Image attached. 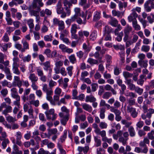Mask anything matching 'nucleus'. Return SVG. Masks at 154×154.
I'll return each mask as SVG.
<instances>
[{
    "label": "nucleus",
    "instance_id": "obj_1",
    "mask_svg": "<svg viewBox=\"0 0 154 154\" xmlns=\"http://www.w3.org/2000/svg\"><path fill=\"white\" fill-rule=\"evenodd\" d=\"M47 118L48 119H51L54 120L57 117V115L54 113V110L53 109H51L45 112Z\"/></svg>",
    "mask_w": 154,
    "mask_h": 154
},
{
    "label": "nucleus",
    "instance_id": "obj_2",
    "mask_svg": "<svg viewBox=\"0 0 154 154\" xmlns=\"http://www.w3.org/2000/svg\"><path fill=\"white\" fill-rule=\"evenodd\" d=\"M92 126L94 129V131L96 134L100 135L102 137L106 136V131L104 130L101 131L100 129L97 124L95 123L93 124Z\"/></svg>",
    "mask_w": 154,
    "mask_h": 154
},
{
    "label": "nucleus",
    "instance_id": "obj_3",
    "mask_svg": "<svg viewBox=\"0 0 154 154\" xmlns=\"http://www.w3.org/2000/svg\"><path fill=\"white\" fill-rule=\"evenodd\" d=\"M144 8L146 11L150 12L152 9H154V2L152 0H148L146 1L144 4Z\"/></svg>",
    "mask_w": 154,
    "mask_h": 154
},
{
    "label": "nucleus",
    "instance_id": "obj_4",
    "mask_svg": "<svg viewBox=\"0 0 154 154\" xmlns=\"http://www.w3.org/2000/svg\"><path fill=\"white\" fill-rule=\"evenodd\" d=\"M40 10L39 8L38 11L33 9H29V13L30 15L32 16H34L35 17V21L38 23L40 22V17L39 16V11Z\"/></svg>",
    "mask_w": 154,
    "mask_h": 154
},
{
    "label": "nucleus",
    "instance_id": "obj_5",
    "mask_svg": "<svg viewBox=\"0 0 154 154\" xmlns=\"http://www.w3.org/2000/svg\"><path fill=\"white\" fill-rule=\"evenodd\" d=\"M53 23L54 25H57L58 26V29L62 31L65 28V25L64 22L62 20H60L56 18L53 19Z\"/></svg>",
    "mask_w": 154,
    "mask_h": 154
},
{
    "label": "nucleus",
    "instance_id": "obj_6",
    "mask_svg": "<svg viewBox=\"0 0 154 154\" xmlns=\"http://www.w3.org/2000/svg\"><path fill=\"white\" fill-rule=\"evenodd\" d=\"M127 110L130 112L131 116L133 118H136L138 115V112L136 111V109L131 106H127Z\"/></svg>",
    "mask_w": 154,
    "mask_h": 154
},
{
    "label": "nucleus",
    "instance_id": "obj_7",
    "mask_svg": "<svg viewBox=\"0 0 154 154\" xmlns=\"http://www.w3.org/2000/svg\"><path fill=\"white\" fill-rule=\"evenodd\" d=\"M42 0H33L32 6L33 8H35L37 7V4L38 5L39 8L42 7L44 5L43 3L42 2Z\"/></svg>",
    "mask_w": 154,
    "mask_h": 154
},
{
    "label": "nucleus",
    "instance_id": "obj_8",
    "mask_svg": "<svg viewBox=\"0 0 154 154\" xmlns=\"http://www.w3.org/2000/svg\"><path fill=\"white\" fill-rule=\"evenodd\" d=\"M16 143L18 145L21 146L22 145V142L21 139L22 137L21 133L20 131H17L16 133Z\"/></svg>",
    "mask_w": 154,
    "mask_h": 154
},
{
    "label": "nucleus",
    "instance_id": "obj_9",
    "mask_svg": "<svg viewBox=\"0 0 154 154\" xmlns=\"http://www.w3.org/2000/svg\"><path fill=\"white\" fill-rule=\"evenodd\" d=\"M53 94V91L46 94V98L47 100L49 101L50 103L53 105L55 106L56 103L53 99L52 97L51 96Z\"/></svg>",
    "mask_w": 154,
    "mask_h": 154
},
{
    "label": "nucleus",
    "instance_id": "obj_10",
    "mask_svg": "<svg viewBox=\"0 0 154 154\" xmlns=\"http://www.w3.org/2000/svg\"><path fill=\"white\" fill-rule=\"evenodd\" d=\"M57 11L58 14H61L63 11V8L62 7L61 2L60 0H59L57 5Z\"/></svg>",
    "mask_w": 154,
    "mask_h": 154
},
{
    "label": "nucleus",
    "instance_id": "obj_11",
    "mask_svg": "<svg viewBox=\"0 0 154 154\" xmlns=\"http://www.w3.org/2000/svg\"><path fill=\"white\" fill-rule=\"evenodd\" d=\"M52 14L51 11L49 9L46 8L45 10H43L40 11V15L41 17H44L45 14L48 16L51 15Z\"/></svg>",
    "mask_w": 154,
    "mask_h": 154
},
{
    "label": "nucleus",
    "instance_id": "obj_12",
    "mask_svg": "<svg viewBox=\"0 0 154 154\" xmlns=\"http://www.w3.org/2000/svg\"><path fill=\"white\" fill-rule=\"evenodd\" d=\"M131 27L129 25H127L125 27L124 32L125 34V36L124 38H127L130 32L132 30Z\"/></svg>",
    "mask_w": 154,
    "mask_h": 154
},
{
    "label": "nucleus",
    "instance_id": "obj_13",
    "mask_svg": "<svg viewBox=\"0 0 154 154\" xmlns=\"http://www.w3.org/2000/svg\"><path fill=\"white\" fill-rule=\"evenodd\" d=\"M104 89L106 91H111L113 95H116V91L109 84H107L104 86Z\"/></svg>",
    "mask_w": 154,
    "mask_h": 154
},
{
    "label": "nucleus",
    "instance_id": "obj_14",
    "mask_svg": "<svg viewBox=\"0 0 154 154\" xmlns=\"http://www.w3.org/2000/svg\"><path fill=\"white\" fill-rule=\"evenodd\" d=\"M14 83H16L18 87H21L22 85V81L20 80V78L17 76H14Z\"/></svg>",
    "mask_w": 154,
    "mask_h": 154
},
{
    "label": "nucleus",
    "instance_id": "obj_15",
    "mask_svg": "<svg viewBox=\"0 0 154 154\" xmlns=\"http://www.w3.org/2000/svg\"><path fill=\"white\" fill-rule=\"evenodd\" d=\"M26 23L30 29V31L31 32L32 29H33L34 26L33 19L30 18L27 20Z\"/></svg>",
    "mask_w": 154,
    "mask_h": 154
},
{
    "label": "nucleus",
    "instance_id": "obj_16",
    "mask_svg": "<svg viewBox=\"0 0 154 154\" xmlns=\"http://www.w3.org/2000/svg\"><path fill=\"white\" fill-rule=\"evenodd\" d=\"M5 108V109L2 112V114L3 115L6 116L8 113L11 112L12 108L11 106L6 105V106Z\"/></svg>",
    "mask_w": 154,
    "mask_h": 154
},
{
    "label": "nucleus",
    "instance_id": "obj_17",
    "mask_svg": "<svg viewBox=\"0 0 154 154\" xmlns=\"http://www.w3.org/2000/svg\"><path fill=\"white\" fill-rule=\"evenodd\" d=\"M29 78L31 82H36L38 80V77L34 73L30 74Z\"/></svg>",
    "mask_w": 154,
    "mask_h": 154
},
{
    "label": "nucleus",
    "instance_id": "obj_18",
    "mask_svg": "<svg viewBox=\"0 0 154 154\" xmlns=\"http://www.w3.org/2000/svg\"><path fill=\"white\" fill-rule=\"evenodd\" d=\"M118 23V21L115 18L112 17H111L110 20L109 22V23L112 26L116 27L117 26Z\"/></svg>",
    "mask_w": 154,
    "mask_h": 154
},
{
    "label": "nucleus",
    "instance_id": "obj_19",
    "mask_svg": "<svg viewBox=\"0 0 154 154\" xmlns=\"http://www.w3.org/2000/svg\"><path fill=\"white\" fill-rule=\"evenodd\" d=\"M42 64L44 66V69L46 71L49 70L50 73L52 72V69L50 67V63L49 61H46L43 63Z\"/></svg>",
    "mask_w": 154,
    "mask_h": 154
},
{
    "label": "nucleus",
    "instance_id": "obj_20",
    "mask_svg": "<svg viewBox=\"0 0 154 154\" xmlns=\"http://www.w3.org/2000/svg\"><path fill=\"white\" fill-rule=\"evenodd\" d=\"M42 89L43 91L45 92L46 94L53 91L52 89L50 88H48V85L45 84H43Z\"/></svg>",
    "mask_w": 154,
    "mask_h": 154
},
{
    "label": "nucleus",
    "instance_id": "obj_21",
    "mask_svg": "<svg viewBox=\"0 0 154 154\" xmlns=\"http://www.w3.org/2000/svg\"><path fill=\"white\" fill-rule=\"evenodd\" d=\"M19 66H12V70L14 74L17 75H19L20 74V72L18 67Z\"/></svg>",
    "mask_w": 154,
    "mask_h": 154
},
{
    "label": "nucleus",
    "instance_id": "obj_22",
    "mask_svg": "<svg viewBox=\"0 0 154 154\" xmlns=\"http://www.w3.org/2000/svg\"><path fill=\"white\" fill-rule=\"evenodd\" d=\"M82 106L83 108L85 110L90 112L92 111V107L89 104L85 103L83 104Z\"/></svg>",
    "mask_w": 154,
    "mask_h": 154
},
{
    "label": "nucleus",
    "instance_id": "obj_23",
    "mask_svg": "<svg viewBox=\"0 0 154 154\" xmlns=\"http://www.w3.org/2000/svg\"><path fill=\"white\" fill-rule=\"evenodd\" d=\"M123 132L122 131H118L116 134H113L112 135L113 139L116 140H117L119 137H122V136L123 134Z\"/></svg>",
    "mask_w": 154,
    "mask_h": 154
},
{
    "label": "nucleus",
    "instance_id": "obj_24",
    "mask_svg": "<svg viewBox=\"0 0 154 154\" xmlns=\"http://www.w3.org/2000/svg\"><path fill=\"white\" fill-rule=\"evenodd\" d=\"M94 138L95 146L97 147L100 146L101 144V140L97 136H94Z\"/></svg>",
    "mask_w": 154,
    "mask_h": 154
},
{
    "label": "nucleus",
    "instance_id": "obj_25",
    "mask_svg": "<svg viewBox=\"0 0 154 154\" xmlns=\"http://www.w3.org/2000/svg\"><path fill=\"white\" fill-rule=\"evenodd\" d=\"M96 100V98L92 95L87 96L86 97L85 101L86 102H94Z\"/></svg>",
    "mask_w": 154,
    "mask_h": 154
},
{
    "label": "nucleus",
    "instance_id": "obj_26",
    "mask_svg": "<svg viewBox=\"0 0 154 154\" xmlns=\"http://www.w3.org/2000/svg\"><path fill=\"white\" fill-rule=\"evenodd\" d=\"M132 26L136 30L138 31L140 29V26L137 24L136 19H134L133 20L132 22Z\"/></svg>",
    "mask_w": 154,
    "mask_h": 154
},
{
    "label": "nucleus",
    "instance_id": "obj_27",
    "mask_svg": "<svg viewBox=\"0 0 154 154\" xmlns=\"http://www.w3.org/2000/svg\"><path fill=\"white\" fill-rule=\"evenodd\" d=\"M128 131L129 134L131 137H133L135 136V132L134 129L132 126H130L128 128Z\"/></svg>",
    "mask_w": 154,
    "mask_h": 154
},
{
    "label": "nucleus",
    "instance_id": "obj_28",
    "mask_svg": "<svg viewBox=\"0 0 154 154\" xmlns=\"http://www.w3.org/2000/svg\"><path fill=\"white\" fill-rule=\"evenodd\" d=\"M112 15L114 16H117L118 17H122V16L123 14L122 12L119 11H116L115 10H113L112 12Z\"/></svg>",
    "mask_w": 154,
    "mask_h": 154
},
{
    "label": "nucleus",
    "instance_id": "obj_29",
    "mask_svg": "<svg viewBox=\"0 0 154 154\" xmlns=\"http://www.w3.org/2000/svg\"><path fill=\"white\" fill-rule=\"evenodd\" d=\"M106 110L105 109L103 108H101L100 110V117L101 119H103L105 117V114Z\"/></svg>",
    "mask_w": 154,
    "mask_h": 154
},
{
    "label": "nucleus",
    "instance_id": "obj_30",
    "mask_svg": "<svg viewBox=\"0 0 154 154\" xmlns=\"http://www.w3.org/2000/svg\"><path fill=\"white\" fill-rule=\"evenodd\" d=\"M7 121L9 122L14 123L17 121L15 117L9 116L6 117Z\"/></svg>",
    "mask_w": 154,
    "mask_h": 154
},
{
    "label": "nucleus",
    "instance_id": "obj_31",
    "mask_svg": "<svg viewBox=\"0 0 154 154\" xmlns=\"http://www.w3.org/2000/svg\"><path fill=\"white\" fill-rule=\"evenodd\" d=\"M112 96L111 92L109 91H106L105 92L102 96V98L104 99H108Z\"/></svg>",
    "mask_w": 154,
    "mask_h": 154
},
{
    "label": "nucleus",
    "instance_id": "obj_32",
    "mask_svg": "<svg viewBox=\"0 0 154 154\" xmlns=\"http://www.w3.org/2000/svg\"><path fill=\"white\" fill-rule=\"evenodd\" d=\"M69 115H66L61 119V122L62 124L64 125L66 124V122L69 119Z\"/></svg>",
    "mask_w": 154,
    "mask_h": 154
},
{
    "label": "nucleus",
    "instance_id": "obj_33",
    "mask_svg": "<svg viewBox=\"0 0 154 154\" xmlns=\"http://www.w3.org/2000/svg\"><path fill=\"white\" fill-rule=\"evenodd\" d=\"M128 138H124L123 137H120L119 138L118 141L120 143H121L123 145H126L127 143V141Z\"/></svg>",
    "mask_w": 154,
    "mask_h": 154
},
{
    "label": "nucleus",
    "instance_id": "obj_34",
    "mask_svg": "<svg viewBox=\"0 0 154 154\" xmlns=\"http://www.w3.org/2000/svg\"><path fill=\"white\" fill-rule=\"evenodd\" d=\"M100 12L96 11L95 14L93 18V20L96 21L97 20H99L100 18Z\"/></svg>",
    "mask_w": 154,
    "mask_h": 154
},
{
    "label": "nucleus",
    "instance_id": "obj_35",
    "mask_svg": "<svg viewBox=\"0 0 154 154\" xmlns=\"http://www.w3.org/2000/svg\"><path fill=\"white\" fill-rule=\"evenodd\" d=\"M121 114V112L120 110L115 114V119L117 121L119 122L121 120L122 117L120 116Z\"/></svg>",
    "mask_w": 154,
    "mask_h": 154
},
{
    "label": "nucleus",
    "instance_id": "obj_36",
    "mask_svg": "<svg viewBox=\"0 0 154 154\" xmlns=\"http://www.w3.org/2000/svg\"><path fill=\"white\" fill-rule=\"evenodd\" d=\"M138 63L140 65L142 66L144 68H146L147 66V61L140 60L138 61Z\"/></svg>",
    "mask_w": 154,
    "mask_h": 154
},
{
    "label": "nucleus",
    "instance_id": "obj_37",
    "mask_svg": "<svg viewBox=\"0 0 154 154\" xmlns=\"http://www.w3.org/2000/svg\"><path fill=\"white\" fill-rule=\"evenodd\" d=\"M69 59L70 62L72 64L75 63L76 61V58L74 54H72L69 56Z\"/></svg>",
    "mask_w": 154,
    "mask_h": 154
},
{
    "label": "nucleus",
    "instance_id": "obj_38",
    "mask_svg": "<svg viewBox=\"0 0 154 154\" xmlns=\"http://www.w3.org/2000/svg\"><path fill=\"white\" fill-rule=\"evenodd\" d=\"M36 72L37 75L39 77H40L44 75L43 70L40 67L37 68Z\"/></svg>",
    "mask_w": 154,
    "mask_h": 154
},
{
    "label": "nucleus",
    "instance_id": "obj_39",
    "mask_svg": "<svg viewBox=\"0 0 154 154\" xmlns=\"http://www.w3.org/2000/svg\"><path fill=\"white\" fill-rule=\"evenodd\" d=\"M123 75L125 79H127L128 78H131L132 77V75L128 72L125 71L123 72Z\"/></svg>",
    "mask_w": 154,
    "mask_h": 154
},
{
    "label": "nucleus",
    "instance_id": "obj_40",
    "mask_svg": "<svg viewBox=\"0 0 154 154\" xmlns=\"http://www.w3.org/2000/svg\"><path fill=\"white\" fill-rule=\"evenodd\" d=\"M87 62L91 65L97 64L98 63V61L97 60L91 58L88 59Z\"/></svg>",
    "mask_w": 154,
    "mask_h": 154
},
{
    "label": "nucleus",
    "instance_id": "obj_41",
    "mask_svg": "<svg viewBox=\"0 0 154 154\" xmlns=\"http://www.w3.org/2000/svg\"><path fill=\"white\" fill-rule=\"evenodd\" d=\"M148 138L151 140L154 139V130H152L150 132L147 134Z\"/></svg>",
    "mask_w": 154,
    "mask_h": 154
},
{
    "label": "nucleus",
    "instance_id": "obj_42",
    "mask_svg": "<svg viewBox=\"0 0 154 154\" xmlns=\"http://www.w3.org/2000/svg\"><path fill=\"white\" fill-rule=\"evenodd\" d=\"M73 67L72 66H70L67 67L66 69L67 71L68 74L70 76H71L72 74V70Z\"/></svg>",
    "mask_w": 154,
    "mask_h": 154
},
{
    "label": "nucleus",
    "instance_id": "obj_43",
    "mask_svg": "<svg viewBox=\"0 0 154 154\" xmlns=\"http://www.w3.org/2000/svg\"><path fill=\"white\" fill-rule=\"evenodd\" d=\"M125 95L127 97H129L132 98H136L137 95L134 93L132 92H127Z\"/></svg>",
    "mask_w": 154,
    "mask_h": 154
},
{
    "label": "nucleus",
    "instance_id": "obj_44",
    "mask_svg": "<svg viewBox=\"0 0 154 154\" xmlns=\"http://www.w3.org/2000/svg\"><path fill=\"white\" fill-rule=\"evenodd\" d=\"M13 63L12 66H19L18 63L19 61V59L18 57H14L13 59Z\"/></svg>",
    "mask_w": 154,
    "mask_h": 154
},
{
    "label": "nucleus",
    "instance_id": "obj_45",
    "mask_svg": "<svg viewBox=\"0 0 154 154\" xmlns=\"http://www.w3.org/2000/svg\"><path fill=\"white\" fill-rule=\"evenodd\" d=\"M134 91L139 95H141L142 94L143 90V88H141L138 87H136Z\"/></svg>",
    "mask_w": 154,
    "mask_h": 154
},
{
    "label": "nucleus",
    "instance_id": "obj_46",
    "mask_svg": "<svg viewBox=\"0 0 154 154\" xmlns=\"http://www.w3.org/2000/svg\"><path fill=\"white\" fill-rule=\"evenodd\" d=\"M133 98L131 97L128 100V103L129 105L128 106H131L132 105H135V100L134 99H133Z\"/></svg>",
    "mask_w": 154,
    "mask_h": 154
},
{
    "label": "nucleus",
    "instance_id": "obj_47",
    "mask_svg": "<svg viewBox=\"0 0 154 154\" xmlns=\"http://www.w3.org/2000/svg\"><path fill=\"white\" fill-rule=\"evenodd\" d=\"M151 16H148L147 17V20L150 23H152L154 22V15L151 14Z\"/></svg>",
    "mask_w": 154,
    "mask_h": 154
},
{
    "label": "nucleus",
    "instance_id": "obj_48",
    "mask_svg": "<svg viewBox=\"0 0 154 154\" xmlns=\"http://www.w3.org/2000/svg\"><path fill=\"white\" fill-rule=\"evenodd\" d=\"M107 126V124L105 122H101L99 124V127L101 129H106Z\"/></svg>",
    "mask_w": 154,
    "mask_h": 154
},
{
    "label": "nucleus",
    "instance_id": "obj_49",
    "mask_svg": "<svg viewBox=\"0 0 154 154\" xmlns=\"http://www.w3.org/2000/svg\"><path fill=\"white\" fill-rule=\"evenodd\" d=\"M31 60V56L29 54L27 55L23 58V60L24 62H29Z\"/></svg>",
    "mask_w": 154,
    "mask_h": 154
},
{
    "label": "nucleus",
    "instance_id": "obj_50",
    "mask_svg": "<svg viewBox=\"0 0 154 154\" xmlns=\"http://www.w3.org/2000/svg\"><path fill=\"white\" fill-rule=\"evenodd\" d=\"M8 90L6 88L2 89L0 91L3 97H5L8 94Z\"/></svg>",
    "mask_w": 154,
    "mask_h": 154
},
{
    "label": "nucleus",
    "instance_id": "obj_51",
    "mask_svg": "<svg viewBox=\"0 0 154 154\" xmlns=\"http://www.w3.org/2000/svg\"><path fill=\"white\" fill-rule=\"evenodd\" d=\"M3 141L2 143V145L3 148L5 149L6 147L7 144L9 143V141L8 139H3Z\"/></svg>",
    "mask_w": 154,
    "mask_h": 154
},
{
    "label": "nucleus",
    "instance_id": "obj_52",
    "mask_svg": "<svg viewBox=\"0 0 154 154\" xmlns=\"http://www.w3.org/2000/svg\"><path fill=\"white\" fill-rule=\"evenodd\" d=\"M35 98V96L34 94H31L29 95L28 100L29 101L30 103L34 100Z\"/></svg>",
    "mask_w": 154,
    "mask_h": 154
},
{
    "label": "nucleus",
    "instance_id": "obj_53",
    "mask_svg": "<svg viewBox=\"0 0 154 154\" xmlns=\"http://www.w3.org/2000/svg\"><path fill=\"white\" fill-rule=\"evenodd\" d=\"M77 26L76 24H74L71 26V32H77Z\"/></svg>",
    "mask_w": 154,
    "mask_h": 154
},
{
    "label": "nucleus",
    "instance_id": "obj_54",
    "mask_svg": "<svg viewBox=\"0 0 154 154\" xmlns=\"http://www.w3.org/2000/svg\"><path fill=\"white\" fill-rule=\"evenodd\" d=\"M74 10L75 12V15L76 16L79 17L81 15L80 9V8H75V9Z\"/></svg>",
    "mask_w": 154,
    "mask_h": 154
},
{
    "label": "nucleus",
    "instance_id": "obj_55",
    "mask_svg": "<svg viewBox=\"0 0 154 154\" xmlns=\"http://www.w3.org/2000/svg\"><path fill=\"white\" fill-rule=\"evenodd\" d=\"M57 0H48L45 4L46 6L51 5L52 4H55L57 2Z\"/></svg>",
    "mask_w": 154,
    "mask_h": 154
},
{
    "label": "nucleus",
    "instance_id": "obj_56",
    "mask_svg": "<svg viewBox=\"0 0 154 154\" xmlns=\"http://www.w3.org/2000/svg\"><path fill=\"white\" fill-rule=\"evenodd\" d=\"M88 74V73L86 71L82 72L81 73V79L83 80V79H85V78L87 76Z\"/></svg>",
    "mask_w": 154,
    "mask_h": 154
},
{
    "label": "nucleus",
    "instance_id": "obj_57",
    "mask_svg": "<svg viewBox=\"0 0 154 154\" xmlns=\"http://www.w3.org/2000/svg\"><path fill=\"white\" fill-rule=\"evenodd\" d=\"M58 147L59 149L60 153L62 154H66V152L65 150L63 149L62 145L59 143H58Z\"/></svg>",
    "mask_w": 154,
    "mask_h": 154
},
{
    "label": "nucleus",
    "instance_id": "obj_58",
    "mask_svg": "<svg viewBox=\"0 0 154 154\" xmlns=\"http://www.w3.org/2000/svg\"><path fill=\"white\" fill-rule=\"evenodd\" d=\"M57 83L51 80L49 81V86L50 87V88H51L53 87L54 86L56 85Z\"/></svg>",
    "mask_w": 154,
    "mask_h": 154
},
{
    "label": "nucleus",
    "instance_id": "obj_59",
    "mask_svg": "<svg viewBox=\"0 0 154 154\" xmlns=\"http://www.w3.org/2000/svg\"><path fill=\"white\" fill-rule=\"evenodd\" d=\"M104 78L106 79H109L111 78V75L108 73L107 71H105L103 74Z\"/></svg>",
    "mask_w": 154,
    "mask_h": 154
},
{
    "label": "nucleus",
    "instance_id": "obj_60",
    "mask_svg": "<svg viewBox=\"0 0 154 154\" xmlns=\"http://www.w3.org/2000/svg\"><path fill=\"white\" fill-rule=\"evenodd\" d=\"M149 46L143 45L141 48V50L145 52H147L149 51Z\"/></svg>",
    "mask_w": 154,
    "mask_h": 154
},
{
    "label": "nucleus",
    "instance_id": "obj_61",
    "mask_svg": "<svg viewBox=\"0 0 154 154\" xmlns=\"http://www.w3.org/2000/svg\"><path fill=\"white\" fill-rule=\"evenodd\" d=\"M121 69L119 68L116 67L114 68V74L116 75H118L120 72Z\"/></svg>",
    "mask_w": 154,
    "mask_h": 154
},
{
    "label": "nucleus",
    "instance_id": "obj_62",
    "mask_svg": "<svg viewBox=\"0 0 154 154\" xmlns=\"http://www.w3.org/2000/svg\"><path fill=\"white\" fill-rule=\"evenodd\" d=\"M30 104H31L33 105L36 107H37L39 106V101L38 100H34L31 103H30Z\"/></svg>",
    "mask_w": 154,
    "mask_h": 154
},
{
    "label": "nucleus",
    "instance_id": "obj_63",
    "mask_svg": "<svg viewBox=\"0 0 154 154\" xmlns=\"http://www.w3.org/2000/svg\"><path fill=\"white\" fill-rule=\"evenodd\" d=\"M102 75L98 72H97L94 75L95 79H99L101 77Z\"/></svg>",
    "mask_w": 154,
    "mask_h": 154
},
{
    "label": "nucleus",
    "instance_id": "obj_64",
    "mask_svg": "<svg viewBox=\"0 0 154 154\" xmlns=\"http://www.w3.org/2000/svg\"><path fill=\"white\" fill-rule=\"evenodd\" d=\"M154 88V80H151L149 84V86H146V88Z\"/></svg>",
    "mask_w": 154,
    "mask_h": 154
}]
</instances>
